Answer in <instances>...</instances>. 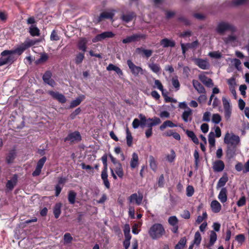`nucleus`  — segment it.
Wrapping results in <instances>:
<instances>
[{
    "mask_svg": "<svg viewBox=\"0 0 249 249\" xmlns=\"http://www.w3.org/2000/svg\"><path fill=\"white\" fill-rule=\"evenodd\" d=\"M222 100V103H223V107H224V109L231 108V106L230 105L229 100L227 99L225 97H223Z\"/></svg>",
    "mask_w": 249,
    "mask_h": 249,
    "instance_id": "obj_48",
    "label": "nucleus"
},
{
    "mask_svg": "<svg viewBox=\"0 0 249 249\" xmlns=\"http://www.w3.org/2000/svg\"><path fill=\"white\" fill-rule=\"evenodd\" d=\"M194 193V189L192 186H188L186 188V195L189 196H192Z\"/></svg>",
    "mask_w": 249,
    "mask_h": 249,
    "instance_id": "obj_56",
    "label": "nucleus"
},
{
    "mask_svg": "<svg viewBox=\"0 0 249 249\" xmlns=\"http://www.w3.org/2000/svg\"><path fill=\"white\" fill-rule=\"evenodd\" d=\"M181 216L186 219H189L190 217V212L188 210H184L181 214Z\"/></svg>",
    "mask_w": 249,
    "mask_h": 249,
    "instance_id": "obj_64",
    "label": "nucleus"
},
{
    "mask_svg": "<svg viewBox=\"0 0 249 249\" xmlns=\"http://www.w3.org/2000/svg\"><path fill=\"white\" fill-rule=\"evenodd\" d=\"M136 52L141 53H142L144 56L147 58L149 57L152 54L153 51L151 50H146L142 48H138L136 49Z\"/></svg>",
    "mask_w": 249,
    "mask_h": 249,
    "instance_id": "obj_29",
    "label": "nucleus"
},
{
    "mask_svg": "<svg viewBox=\"0 0 249 249\" xmlns=\"http://www.w3.org/2000/svg\"><path fill=\"white\" fill-rule=\"evenodd\" d=\"M29 33L32 36H39L40 35L38 28L33 25L29 28Z\"/></svg>",
    "mask_w": 249,
    "mask_h": 249,
    "instance_id": "obj_36",
    "label": "nucleus"
},
{
    "mask_svg": "<svg viewBox=\"0 0 249 249\" xmlns=\"http://www.w3.org/2000/svg\"><path fill=\"white\" fill-rule=\"evenodd\" d=\"M175 157H176L175 152H174V151L173 150H172L171 151V154L167 155L166 159H167V160L169 162H172L174 161Z\"/></svg>",
    "mask_w": 249,
    "mask_h": 249,
    "instance_id": "obj_53",
    "label": "nucleus"
},
{
    "mask_svg": "<svg viewBox=\"0 0 249 249\" xmlns=\"http://www.w3.org/2000/svg\"><path fill=\"white\" fill-rule=\"evenodd\" d=\"M208 142L211 147H213L215 145V138H214V134L213 132H211L209 134L208 136Z\"/></svg>",
    "mask_w": 249,
    "mask_h": 249,
    "instance_id": "obj_44",
    "label": "nucleus"
},
{
    "mask_svg": "<svg viewBox=\"0 0 249 249\" xmlns=\"http://www.w3.org/2000/svg\"><path fill=\"white\" fill-rule=\"evenodd\" d=\"M139 157L136 153H133L132 155V158L130 161V166L131 168L134 169L138 166Z\"/></svg>",
    "mask_w": 249,
    "mask_h": 249,
    "instance_id": "obj_22",
    "label": "nucleus"
},
{
    "mask_svg": "<svg viewBox=\"0 0 249 249\" xmlns=\"http://www.w3.org/2000/svg\"><path fill=\"white\" fill-rule=\"evenodd\" d=\"M46 161V158L45 157H42L37 162L36 166L42 169Z\"/></svg>",
    "mask_w": 249,
    "mask_h": 249,
    "instance_id": "obj_60",
    "label": "nucleus"
},
{
    "mask_svg": "<svg viewBox=\"0 0 249 249\" xmlns=\"http://www.w3.org/2000/svg\"><path fill=\"white\" fill-rule=\"evenodd\" d=\"M201 239L202 238L200 233H199V231H196L195 233L194 236V239L193 241L194 244H196L197 246L199 245L201 242Z\"/></svg>",
    "mask_w": 249,
    "mask_h": 249,
    "instance_id": "obj_45",
    "label": "nucleus"
},
{
    "mask_svg": "<svg viewBox=\"0 0 249 249\" xmlns=\"http://www.w3.org/2000/svg\"><path fill=\"white\" fill-rule=\"evenodd\" d=\"M85 98L84 95H81L78 97L76 99L72 101L70 105V108H73L80 104L81 102Z\"/></svg>",
    "mask_w": 249,
    "mask_h": 249,
    "instance_id": "obj_25",
    "label": "nucleus"
},
{
    "mask_svg": "<svg viewBox=\"0 0 249 249\" xmlns=\"http://www.w3.org/2000/svg\"><path fill=\"white\" fill-rule=\"evenodd\" d=\"M149 69L154 73H158L160 72L161 68L160 65L154 62L148 64Z\"/></svg>",
    "mask_w": 249,
    "mask_h": 249,
    "instance_id": "obj_27",
    "label": "nucleus"
},
{
    "mask_svg": "<svg viewBox=\"0 0 249 249\" xmlns=\"http://www.w3.org/2000/svg\"><path fill=\"white\" fill-rule=\"evenodd\" d=\"M87 43V40L86 38H82L80 39L79 44L78 47L79 49L82 50L84 53L86 51V44Z\"/></svg>",
    "mask_w": 249,
    "mask_h": 249,
    "instance_id": "obj_35",
    "label": "nucleus"
},
{
    "mask_svg": "<svg viewBox=\"0 0 249 249\" xmlns=\"http://www.w3.org/2000/svg\"><path fill=\"white\" fill-rule=\"evenodd\" d=\"M235 33L231 34L227 36L222 37V40L226 44H232L237 41V36L234 34Z\"/></svg>",
    "mask_w": 249,
    "mask_h": 249,
    "instance_id": "obj_15",
    "label": "nucleus"
},
{
    "mask_svg": "<svg viewBox=\"0 0 249 249\" xmlns=\"http://www.w3.org/2000/svg\"><path fill=\"white\" fill-rule=\"evenodd\" d=\"M211 208L213 213H218L221 211L222 206L218 201L214 200L211 202Z\"/></svg>",
    "mask_w": 249,
    "mask_h": 249,
    "instance_id": "obj_20",
    "label": "nucleus"
},
{
    "mask_svg": "<svg viewBox=\"0 0 249 249\" xmlns=\"http://www.w3.org/2000/svg\"><path fill=\"white\" fill-rule=\"evenodd\" d=\"M212 122L215 124H219L221 121V117L220 115L217 113L213 114L212 116Z\"/></svg>",
    "mask_w": 249,
    "mask_h": 249,
    "instance_id": "obj_50",
    "label": "nucleus"
},
{
    "mask_svg": "<svg viewBox=\"0 0 249 249\" xmlns=\"http://www.w3.org/2000/svg\"><path fill=\"white\" fill-rule=\"evenodd\" d=\"M129 203H135L137 205H140L143 199V195L142 194L134 193L132 194L128 198Z\"/></svg>",
    "mask_w": 249,
    "mask_h": 249,
    "instance_id": "obj_10",
    "label": "nucleus"
},
{
    "mask_svg": "<svg viewBox=\"0 0 249 249\" xmlns=\"http://www.w3.org/2000/svg\"><path fill=\"white\" fill-rule=\"evenodd\" d=\"M215 31L219 35L223 36L227 31L232 33H235L237 29L233 24L228 22L221 21L217 24Z\"/></svg>",
    "mask_w": 249,
    "mask_h": 249,
    "instance_id": "obj_2",
    "label": "nucleus"
},
{
    "mask_svg": "<svg viewBox=\"0 0 249 249\" xmlns=\"http://www.w3.org/2000/svg\"><path fill=\"white\" fill-rule=\"evenodd\" d=\"M148 233L152 239L160 238L165 233L163 226L159 223L152 225L149 230Z\"/></svg>",
    "mask_w": 249,
    "mask_h": 249,
    "instance_id": "obj_3",
    "label": "nucleus"
},
{
    "mask_svg": "<svg viewBox=\"0 0 249 249\" xmlns=\"http://www.w3.org/2000/svg\"><path fill=\"white\" fill-rule=\"evenodd\" d=\"M115 172L118 177L122 178L124 176V172L121 163H117L115 168Z\"/></svg>",
    "mask_w": 249,
    "mask_h": 249,
    "instance_id": "obj_40",
    "label": "nucleus"
},
{
    "mask_svg": "<svg viewBox=\"0 0 249 249\" xmlns=\"http://www.w3.org/2000/svg\"><path fill=\"white\" fill-rule=\"evenodd\" d=\"M172 85L175 88L176 91L179 90L180 88V83L177 76L174 77L171 79Z\"/></svg>",
    "mask_w": 249,
    "mask_h": 249,
    "instance_id": "obj_43",
    "label": "nucleus"
},
{
    "mask_svg": "<svg viewBox=\"0 0 249 249\" xmlns=\"http://www.w3.org/2000/svg\"><path fill=\"white\" fill-rule=\"evenodd\" d=\"M148 122H152L155 125L160 124L161 123L160 120L158 117L154 118H149L147 119Z\"/></svg>",
    "mask_w": 249,
    "mask_h": 249,
    "instance_id": "obj_61",
    "label": "nucleus"
},
{
    "mask_svg": "<svg viewBox=\"0 0 249 249\" xmlns=\"http://www.w3.org/2000/svg\"><path fill=\"white\" fill-rule=\"evenodd\" d=\"M168 223L172 226L178 225V220L176 216H172L168 218Z\"/></svg>",
    "mask_w": 249,
    "mask_h": 249,
    "instance_id": "obj_47",
    "label": "nucleus"
},
{
    "mask_svg": "<svg viewBox=\"0 0 249 249\" xmlns=\"http://www.w3.org/2000/svg\"><path fill=\"white\" fill-rule=\"evenodd\" d=\"M186 243V239L185 237L182 238L180 239L178 243L175 246V249H183Z\"/></svg>",
    "mask_w": 249,
    "mask_h": 249,
    "instance_id": "obj_41",
    "label": "nucleus"
},
{
    "mask_svg": "<svg viewBox=\"0 0 249 249\" xmlns=\"http://www.w3.org/2000/svg\"><path fill=\"white\" fill-rule=\"evenodd\" d=\"M208 55L212 58L218 59L222 57V54L218 51L210 52Z\"/></svg>",
    "mask_w": 249,
    "mask_h": 249,
    "instance_id": "obj_49",
    "label": "nucleus"
},
{
    "mask_svg": "<svg viewBox=\"0 0 249 249\" xmlns=\"http://www.w3.org/2000/svg\"><path fill=\"white\" fill-rule=\"evenodd\" d=\"M15 158V154L14 152L9 153L6 157V161L8 163H11L13 162Z\"/></svg>",
    "mask_w": 249,
    "mask_h": 249,
    "instance_id": "obj_57",
    "label": "nucleus"
},
{
    "mask_svg": "<svg viewBox=\"0 0 249 249\" xmlns=\"http://www.w3.org/2000/svg\"><path fill=\"white\" fill-rule=\"evenodd\" d=\"M115 11L112 10L110 11H105L102 12L100 16L98 18L97 21L100 22L104 18H110L112 19L114 15Z\"/></svg>",
    "mask_w": 249,
    "mask_h": 249,
    "instance_id": "obj_16",
    "label": "nucleus"
},
{
    "mask_svg": "<svg viewBox=\"0 0 249 249\" xmlns=\"http://www.w3.org/2000/svg\"><path fill=\"white\" fill-rule=\"evenodd\" d=\"M231 62L233 63L234 67L236 68L237 70H238V71L241 70V67L240 66L241 62L239 59L234 58L231 61Z\"/></svg>",
    "mask_w": 249,
    "mask_h": 249,
    "instance_id": "obj_51",
    "label": "nucleus"
},
{
    "mask_svg": "<svg viewBox=\"0 0 249 249\" xmlns=\"http://www.w3.org/2000/svg\"><path fill=\"white\" fill-rule=\"evenodd\" d=\"M210 116L211 113L210 112H205L203 114L202 120L205 122H210Z\"/></svg>",
    "mask_w": 249,
    "mask_h": 249,
    "instance_id": "obj_62",
    "label": "nucleus"
},
{
    "mask_svg": "<svg viewBox=\"0 0 249 249\" xmlns=\"http://www.w3.org/2000/svg\"><path fill=\"white\" fill-rule=\"evenodd\" d=\"M139 117L140 119L141 120V122H140L141 126L142 127H143L145 125H146V124L147 122V120H146L145 116L142 114H140L139 115Z\"/></svg>",
    "mask_w": 249,
    "mask_h": 249,
    "instance_id": "obj_58",
    "label": "nucleus"
},
{
    "mask_svg": "<svg viewBox=\"0 0 249 249\" xmlns=\"http://www.w3.org/2000/svg\"><path fill=\"white\" fill-rule=\"evenodd\" d=\"M177 125L174 123H173L171 121L167 120L165 121L160 127V128L161 130H163L167 127H176Z\"/></svg>",
    "mask_w": 249,
    "mask_h": 249,
    "instance_id": "obj_34",
    "label": "nucleus"
},
{
    "mask_svg": "<svg viewBox=\"0 0 249 249\" xmlns=\"http://www.w3.org/2000/svg\"><path fill=\"white\" fill-rule=\"evenodd\" d=\"M195 64L202 70H208L210 68V64L207 59H203L199 58H193Z\"/></svg>",
    "mask_w": 249,
    "mask_h": 249,
    "instance_id": "obj_9",
    "label": "nucleus"
},
{
    "mask_svg": "<svg viewBox=\"0 0 249 249\" xmlns=\"http://www.w3.org/2000/svg\"><path fill=\"white\" fill-rule=\"evenodd\" d=\"M227 83L229 86V89H234L236 86L235 78L233 77L227 79Z\"/></svg>",
    "mask_w": 249,
    "mask_h": 249,
    "instance_id": "obj_46",
    "label": "nucleus"
},
{
    "mask_svg": "<svg viewBox=\"0 0 249 249\" xmlns=\"http://www.w3.org/2000/svg\"><path fill=\"white\" fill-rule=\"evenodd\" d=\"M225 168L224 162L221 160H216L213 163V169L215 172H222Z\"/></svg>",
    "mask_w": 249,
    "mask_h": 249,
    "instance_id": "obj_14",
    "label": "nucleus"
},
{
    "mask_svg": "<svg viewBox=\"0 0 249 249\" xmlns=\"http://www.w3.org/2000/svg\"><path fill=\"white\" fill-rule=\"evenodd\" d=\"M160 45L164 48L168 47H173L175 46V43L174 41L168 39V38H164L161 40Z\"/></svg>",
    "mask_w": 249,
    "mask_h": 249,
    "instance_id": "obj_24",
    "label": "nucleus"
},
{
    "mask_svg": "<svg viewBox=\"0 0 249 249\" xmlns=\"http://www.w3.org/2000/svg\"><path fill=\"white\" fill-rule=\"evenodd\" d=\"M26 49L25 47H20L14 51L5 50L1 53L2 57L0 58V66L8 63H12L14 61V58L12 55L14 53L21 54Z\"/></svg>",
    "mask_w": 249,
    "mask_h": 249,
    "instance_id": "obj_1",
    "label": "nucleus"
},
{
    "mask_svg": "<svg viewBox=\"0 0 249 249\" xmlns=\"http://www.w3.org/2000/svg\"><path fill=\"white\" fill-rule=\"evenodd\" d=\"M217 240V235L216 233L213 231H212L210 233V242L209 245L210 246H213L214 243L215 242V241Z\"/></svg>",
    "mask_w": 249,
    "mask_h": 249,
    "instance_id": "obj_42",
    "label": "nucleus"
},
{
    "mask_svg": "<svg viewBox=\"0 0 249 249\" xmlns=\"http://www.w3.org/2000/svg\"><path fill=\"white\" fill-rule=\"evenodd\" d=\"M52 73L50 71H47L43 76V80L44 82L51 86V87H54L55 83L54 81L51 78Z\"/></svg>",
    "mask_w": 249,
    "mask_h": 249,
    "instance_id": "obj_13",
    "label": "nucleus"
},
{
    "mask_svg": "<svg viewBox=\"0 0 249 249\" xmlns=\"http://www.w3.org/2000/svg\"><path fill=\"white\" fill-rule=\"evenodd\" d=\"M62 207V204L60 203H56L53 208V214L54 215V217L56 218H57L60 216V214L61 213V208Z\"/></svg>",
    "mask_w": 249,
    "mask_h": 249,
    "instance_id": "obj_31",
    "label": "nucleus"
},
{
    "mask_svg": "<svg viewBox=\"0 0 249 249\" xmlns=\"http://www.w3.org/2000/svg\"><path fill=\"white\" fill-rule=\"evenodd\" d=\"M247 1V0H233L232 3L234 5L239 6L244 4Z\"/></svg>",
    "mask_w": 249,
    "mask_h": 249,
    "instance_id": "obj_63",
    "label": "nucleus"
},
{
    "mask_svg": "<svg viewBox=\"0 0 249 249\" xmlns=\"http://www.w3.org/2000/svg\"><path fill=\"white\" fill-rule=\"evenodd\" d=\"M49 94L54 99L57 100L59 102L64 104L66 102L65 96L57 91H49Z\"/></svg>",
    "mask_w": 249,
    "mask_h": 249,
    "instance_id": "obj_11",
    "label": "nucleus"
},
{
    "mask_svg": "<svg viewBox=\"0 0 249 249\" xmlns=\"http://www.w3.org/2000/svg\"><path fill=\"white\" fill-rule=\"evenodd\" d=\"M180 45L182 51V53L183 55H185L186 51L189 49L195 50L199 46L200 43L198 40H196L191 43H187L186 44L181 43Z\"/></svg>",
    "mask_w": 249,
    "mask_h": 249,
    "instance_id": "obj_5",
    "label": "nucleus"
},
{
    "mask_svg": "<svg viewBox=\"0 0 249 249\" xmlns=\"http://www.w3.org/2000/svg\"><path fill=\"white\" fill-rule=\"evenodd\" d=\"M76 193L73 191H70L68 193V200L70 204H73L75 202Z\"/></svg>",
    "mask_w": 249,
    "mask_h": 249,
    "instance_id": "obj_33",
    "label": "nucleus"
},
{
    "mask_svg": "<svg viewBox=\"0 0 249 249\" xmlns=\"http://www.w3.org/2000/svg\"><path fill=\"white\" fill-rule=\"evenodd\" d=\"M154 88H157L160 90H162L163 89V86L159 80L155 79L154 80V86H153Z\"/></svg>",
    "mask_w": 249,
    "mask_h": 249,
    "instance_id": "obj_54",
    "label": "nucleus"
},
{
    "mask_svg": "<svg viewBox=\"0 0 249 249\" xmlns=\"http://www.w3.org/2000/svg\"><path fill=\"white\" fill-rule=\"evenodd\" d=\"M145 36L143 34H133L131 36H127L125 38L122 40V42L124 44L130 43L131 42H134L139 41L142 39H144Z\"/></svg>",
    "mask_w": 249,
    "mask_h": 249,
    "instance_id": "obj_7",
    "label": "nucleus"
},
{
    "mask_svg": "<svg viewBox=\"0 0 249 249\" xmlns=\"http://www.w3.org/2000/svg\"><path fill=\"white\" fill-rule=\"evenodd\" d=\"M149 165L152 170L156 171L157 168L156 161L152 156H149Z\"/></svg>",
    "mask_w": 249,
    "mask_h": 249,
    "instance_id": "obj_38",
    "label": "nucleus"
},
{
    "mask_svg": "<svg viewBox=\"0 0 249 249\" xmlns=\"http://www.w3.org/2000/svg\"><path fill=\"white\" fill-rule=\"evenodd\" d=\"M114 36L115 35L111 31L105 32L100 34L97 35L92 39V41L93 42L95 43L101 41L106 38H112L114 37Z\"/></svg>",
    "mask_w": 249,
    "mask_h": 249,
    "instance_id": "obj_8",
    "label": "nucleus"
},
{
    "mask_svg": "<svg viewBox=\"0 0 249 249\" xmlns=\"http://www.w3.org/2000/svg\"><path fill=\"white\" fill-rule=\"evenodd\" d=\"M50 39L51 40L53 41H57L59 40V37L58 36L57 33L55 32V31L53 30L52 31L50 36Z\"/></svg>",
    "mask_w": 249,
    "mask_h": 249,
    "instance_id": "obj_59",
    "label": "nucleus"
},
{
    "mask_svg": "<svg viewBox=\"0 0 249 249\" xmlns=\"http://www.w3.org/2000/svg\"><path fill=\"white\" fill-rule=\"evenodd\" d=\"M228 180V178L227 175L223 176L218 180L216 185V188L223 187Z\"/></svg>",
    "mask_w": 249,
    "mask_h": 249,
    "instance_id": "obj_30",
    "label": "nucleus"
},
{
    "mask_svg": "<svg viewBox=\"0 0 249 249\" xmlns=\"http://www.w3.org/2000/svg\"><path fill=\"white\" fill-rule=\"evenodd\" d=\"M186 133L195 143L198 144L199 143L198 139L193 131L187 130Z\"/></svg>",
    "mask_w": 249,
    "mask_h": 249,
    "instance_id": "obj_32",
    "label": "nucleus"
},
{
    "mask_svg": "<svg viewBox=\"0 0 249 249\" xmlns=\"http://www.w3.org/2000/svg\"><path fill=\"white\" fill-rule=\"evenodd\" d=\"M192 114V110L189 107H187V109L185 110L182 115V118L183 121L187 123L188 122H191L192 120L191 115Z\"/></svg>",
    "mask_w": 249,
    "mask_h": 249,
    "instance_id": "obj_19",
    "label": "nucleus"
},
{
    "mask_svg": "<svg viewBox=\"0 0 249 249\" xmlns=\"http://www.w3.org/2000/svg\"><path fill=\"white\" fill-rule=\"evenodd\" d=\"M236 148L228 146L226 152L227 157L228 159H231L236 155Z\"/></svg>",
    "mask_w": 249,
    "mask_h": 249,
    "instance_id": "obj_28",
    "label": "nucleus"
},
{
    "mask_svg": "<svg viewBox=\"0 0 249 249\" xmlns=\"http://www.w3.org/2000/svg\"><path fill=\"white\" fill-rule=\"evenodd\" d=\"M17 176L15 175L10 180H8L6 186L9 190H12L15 186L16 185L17 182Z\"/></svg>",
    "mask_w": 249,
    "mask_h": 249,
    "instance_id": "obj_23",
    "label": "nucleus"
},
{
    "mask_svg": "<svg viewBox=\"0 0 249 249\" xmlns=\"http://www.w3.org/2000/svg\"><path fill=\"white\" fill-rule=\"evenodd\" d=\"M81 137L79 132L75 131L69 134L68 136L65 138V142L70 141L71 142H79L81 141Z\"/></svg>",
    "mask_w": 249,
    "mask_h": 249,
    "instance_id": "obj_12",
    "label": "nucleus"
},
{
    "mask_svg": "<svg viewBox=\"0 0 249 249\" xmlns=\"http://www.w3.org/2000/svg\"><path fill=\"white\" fill-rule=\"evenodd\" d=\"M73 239V238L69 233H66L64 235V240L66 243H71Z\"/></svg>",
    "mask_w": 249,
    "mask_h": 249,
    "instance_id": "obj_55",
    "label": "nucleus"
},
{
    "mask_svg": "<svg viewBox=\"0 0 249 249\" xmlns=\"http://www.w3.org/2000/svg\"><path fill=\"white\" fill-rule=\"evenodd\" d=\"M48 59V56L47 53H41L40 58L36 61V64H42L47 61Z\"/></svg>",
    "mask_w": 249,
    "mask_h": 249,
    "instance_id": "obj_37",
    "label": "nucleus"
},
{
    "mask_svg": "<svg viewBox=\"0 0 249 249\" xmlns=\"http://www.w3.org/2000/svg\"><path fill=\"white\" fill-rule=\"evenodd\" d=\"M224 142L226 143L228 146L235 147L239 145L240 143V138L238 136L235 135L233 133H226L224 138Z\"/></svg>",
    "mask_w": 249,
    "mask_h": 249,
    "instance_id": "obj_4",
    "label": "nucleus"
},
{
    "mask_svg": "<svg viewBox=\"0 0 249 249\" xmlns=\"http://www.w3.org/2000/svg\"><path fill=\"white\" fill-rule=\"evenodd\" d=\"M84 58V53H78L76 58H75V63L77 64H80L82 63Z\"/></svg>",
    "mask_w": 249,
    "mask_h": 249,
    "instance_id": "obj_52",
    "label": "nucleus"
},
{
    "mask_svg": "<svg viewBox=\"0 0 249 249\" xmlns=\"http://www.w3.org/2000/svg\"><path fill=\"white\" fill-rule=\"evenodd\" d=\"M192 83L193 87L198 93H205L206 92L204 87L197 80H193Z\"/></svg>",
    "mask_w": 249,
    "mask_h": 249,
    "instance_id": "obj_18",
    "label": "nucleus"
},
{
    "mask_svg": "<svg viewBox=\"0 0 249 249\" xmlns=\"http://www.w3.org/2000/svg\"><path fill=\"white\" fill-rule=\"evenodd\" d=\"M127 64L130 70L131 73L134 76H138L140 74H143L142 69L141 67L135 65L131 60H127Z\"/></svg>",
    "mask_w": 249,
    "mask_h": 249,
    "instance_id": "obj_6",
    "label": "nucleus"
},
{
    "mask_svg": "<svg viewBox=\"0 0 249 249\" xmlns=\"http://www.w3.org/2000/svg\"><path fill=\"white\" fill-rule=\"evenodd\" d=\"M199 80L207 87H212L213 83L211 78H208L204 74H200L198 76Z\"/></svg>",
    "mask_w": 249,
    "mask_h": 249,
    "instance_id": "obj_17",
    "label": "nucleus"
},
{
    "mask_svg": "<svg viewBox=\"0 0 249 249\" xmlns=\"http://www.w3.org/2000/svg\"><path fill=\"white\" fill-rule=\"evenodd\" d=\"M126 143L128 146H131L132 144V140L133 138L131 135V133L129 130L128 128H127L126 129Z\"/></svg>",
    "mask_w": 249,
    "mask_h": 249,
    "instance_id": "obj_39",
    "label": "nucleus"
},
{
    "mask_svg": "<svg viewBox=\"0 0 249 249\" xmlns=\"http://www.w3.org/2000/svg\"><path fill=\"white\" fill-rule=\"evenodd\" d=\"M136 17V15L134 12H130L126 14H124L122 16L121 18L125 22H128L133 19Z\"/></svg>",
    "mask_w": 249,
    "mask_h": 249,
    "instance_id": "obj_26",
    "label": "nucleus"
},
{
    "mask_svg": "<svg viewBox=\"0 0 249 249\" xmlns=\"http://www.w3.org/2000/svg\"><path fill=\"white\" fill-rule=\"evenodd\" d=\"M227 190L226 188H222L218 195V198L222 203H225L227 200Z\"/></svg>",
    "mask_w": 249,
    "mask_h": 249,
    "instance_id": "obj_21",
    "label": "nucleus"
}]
</instances>
